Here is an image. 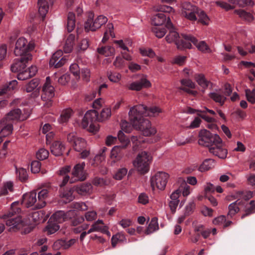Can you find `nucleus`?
Here are the masks:
<instances>
[{"label": "nucleus", "mask_w": 255, "mask_h": 255, "mask_svg": "<svg viewBox=\"0 0 255 255\" xmlns=\"http://www.w3.org/2000/svg\"><path fill=\"white\" fill-rule=\"evenodd\" d=\"M126 238L125 235L122 233H119L114 235L111 239L112 245L113 247H115L117 243L119 242H126Z\"/></svg>", "instance_id": "de8ad7c7"}, {"label": "nucleus", "mask_w": 255, "mask_h": 255, "mask_svg": "<svg viewBox=\"0 0 255 255\" xmlns=\"http://www.w3.org/2000/svg\"><path fill=\"white\" fill-rule=\"evenodd\" d=\"M246 96L248 102L252 104L255 103V89L251 90L246 89L245 90Z\"/></svg>", "instance_id": "603ef678"}, {"label": "nucleus", "mask_w": 255, "mask_h": 255, "mask_svg": "<svg viewBox=\"0 0 255 255\" xmlns=\"http://www.w3.org/2000/svg\"><path fill=\"white\" fill-rule=\"evenodd\" d=\"M97 218V213L95 211H89L85 214V219L88 222L95 220Z\"/></svg>", "instance_id": "680f3d73"}, {"label": "nucleus", "mask_w": 255, "mask_h": 255, "mask_svg": "<svg viewBox=\"0 0 255 255\" xmlns=\"http://www.w3.org/2000/svg\"><path fill=\"white\" fill-rule=\"evenodd\" d=\"M75 36L73 34L69 35L66 39L63 49L65 53H68L72 51L74 45Z\"/></svg>", "instance_id": "c756f323"}, {"label": "nucleus", "mask_w": 255, "mask_h": 255, "mask_svg": "<svg viewBox=\"0 0 255 255\" xmlns=\"http://www.w3.org/2000/svg\"><path fill=\"white\" fill-rule=\"evenodd\" d=\"M195 204L194 202H189L185 207L184 213L185 215L189 216L193 212Z\"/></svg>", "instance_id": "0e129e2a"}, {"label": "nucleus", "mask_w": 255, "mask_h": 255, "mask_svg": "<svg viewBox=\"0 0 255 255\" xmlns=\"http://www.w3.org/2000/svg\"><path fill=\"white\" fill-rule=\"evenodd\" d=\"M72 207L75 209L82 211H85L87 209V206L83 202L73 203L72 204Z\"/></svg>", "instance_id": "338daca9"}, {"label": "nucleus", "mask_w": 255, "mask_h": 255, "mask_svg": "<svg viewBox=\"0 0 255 255\" xmlns=\"http://www.w3.org/2000/svg\"><path fill=\"white\" fill-rule=\"evenodd\" d=\"M86 144V142L84 139L79 137L74 140L73 147L76 151L81 152L85 148Z\"/></svg>", "instance_id": "e433bc0d"}, {"label": "nucleus", "mask_w": 255, "mask_h": 255, "mask_svg": "<svg viewBox=\"0 0 255 255\" xmlns=\"http://www.w3.org/2000/svg\"><path fill=\"white\" fill-rule=\"evenodd\" d=\"M184 39L190 43L192 42L195 45L199 50L202 52H209L210 49L209 46L204 41H198V40L191 35H182Z\"/></svg>", "instance_id": "dca6fc26"}, {"label": "nucleus", "mask_w": 255, "mask_h": 255, "mask_svg": "<svg viewBox=\"0 0 255 255\" xmlns=\"http://www.w3.org/2000/svg\"><path fill=\"white\" fill-rule=\"evenodd\" d=\"M91 226L92 227L94 232H100L101 233H106V232H107V228L104 226V222L102 220H97L93 223Z\"/></svg>", "instance_id": "37998d69"}, {"label": "nucleus", "mask_w": 255, "mask_h": 255, "mask_svg": "<svg viewBox=\"0 0 255 255\" xmlns=\"http://www.w3.org/2000/svg\"><path fill=\"white\" fill-rule=\"evenodd\" d=\"M76 241L77 240L75 239H72L69 241L58 240L54 242L53 244V248L56 250L60 248L67 249L75 244Z\"/></svg>", "instance_id": "393cba45"}, {"label": "nucleus", "mask_w": 255, "mask_h": 255, "mask_svg": "<svg viewBox=\"0 0 255 255\" xmlns=\"http://www.w3.org/2000/svg\"><path fill=\"white\" fill-rule=\"evenodd\" d=\"M30 217L31 221L35 224H38L44 220L43 211H39L32 213Z\"/></svg>", "instance_id": "49530a36"}, {"label": "nucleus", "mask_w": 255, "mask_h": 255, "mask_svg": "<svg viewBox=\"0 0 255 255\" xmlns=\"http://www.w3.org/2000/svg\"><path fill=\"white\" fill-rule=\"evenodd\" d=\"M138 106H141L145 109V111L143 112H137V116L141 118L143 116L155 117L162 112L161 109L157 107H152L148 108L143 105H138Z\"/></svg>", "instance_id": "412c9836"}, {"label": "nucleus", "mask_w": 255, "mask_h": 255, "mask_svg": "<svg viewBox=\"0 0 255 255\" xmlns=\"http://www.w3.org/2000/svg\"><path fill=\"white\" fill-rule=\"evenodd\" d=\"M155 10L158 11L167 13H170L173 11V9L172 7L165 5H158L156 7H155Z\"/></svg>", "instance_id": "bf43d9fd"}, {"label": "nucleus", "mask_w": 255, "mask_h": 255, "mask_svg": "<svg viewBox=\"0 0 255 255\" xmlns=\"http://www.w3.org/2000/svg\"><path fill=\"white\" fill-rule=\"evenodd\" d=\"M169 178V175L164 172H158L150 177V186L153 190L165 189Z\"/></svg>", "instance_id": "0eeeda50"}, {"label": "nucleus", "mask_w": 255, "mask_h": 255, "mask_svg": "<svg viewBox=\"0 0 255 255\" xmlns=\"http://www.w3.org/2000/svg\"><path fill=\"white\" fill-rule=\"evenodd\" d=\"M59 229V226L56 224H49L46 226L45 231L48 235H51L55 233Z\"/></svg>", "instance_id": "13d9d810"}, {"label": "nucleus", "mask_w": 255, "mask_h": 255, "mask_svg": "<svg viewBox=\"0 0 255 255\" xmlns=\"http://www.w3.org/2000/svg\"><path fill=\"white\" fill-rule=\"evenodd\" d=\"M39 84L40 80L38 79H33L26 85L25 90L27 93L33 91L31 96L34 98H37L39 95L40 88L38 87Z\"/></svg>", "instance_id": "6ab92c4d"}, {"label": "nucleus", "mask_w": 255, "mask_h": 255, "mask_svg": "<svg viewBox=\"0 0 255 255\" xmlns=\"http://www.w3.org/2000/svg\"><path fill=\"white\" fill-rule=\"evenodd\" d=\"M114 66L117 69H121L126 65L125 60L121 56H117L113 62Z\"/></svg>", "instance_id": "3c124183"}, {"label": "nucleus", "mask_w": 255, "mask_h": 255, "mask_svg": "<svg viewBox=\"0 0 255 255\" xmlns=\"http://www.w3.org/2000/svg\"><path fill=\"white\" fill-rule=\"evenodd\" d=\"M150 163L149 154L144 151L139 153L132 162L134 167L141 174H144L149 171Z\"/></svg>", "instance_id": "39448f33"}, {"label": "nucleus", "mask_w": 255, "mask_h": 255, "mask_svg": "<svg viewBox=\"0 0 255 255\" xmlns=\"http://www.w3.org/2000/svg\"><path fill=\"white\" fill-rule=\"evenodd\" d=\"M166 16L163 13H159L153 16L152 22L155 26H160L165 22Z\"/></svg>", "instance_id": "2f4dec72"}, {"label": "nucleus", "mask_w": 255, "mask_h": 255, "mask_svg": "<svg viewBox=\"0 0 255 255\" xmlns=\"http://www.w3.org/2000/svg\"><path fill=\"white\" fill-rule=\"evenodd\" d=\"M75 26V15L73 12H69L67 16V28L68 32H71Z\"/></svg>", "instance_id": "a19ab883"}, {"label": "nucleus", "mask_w": 255, "mask_h": 255, "mask_svg": "<svg viewBox=\"0 0 255 255\" xmlns=\"http://www.w3.org/2000/svg\"><path fill=\"white\" fill-rule=\"evenodd\" d=\"M111 116V111L110 108H104L101 113L100 117H98V113L96 110L87 111L84 115L81 123L83 128H88L90 132L95 133L99 130L98 125L95 122L97 121H103L108 119Z\"/></svg>", "instance_id": "f03ea898"}, {"label": "nucleus", "mask_w": 255, "mask_h": 255, "mask_svg": "<svg viewBox=\"0 0 255 255\" xmlns=\"http://www.w3.org/2000/svg\"><path fill=\"white\" fill-rule=\"evenodd\" d=\"M194 77L198 85L204 90L207 89L210 84H212V83L207 80L203 74H195Z\"/></svg>", "instance_id": "cd10ccee"}, {"label": "nucleus", "mask_w": 255, "mask_h": 255, "mask_svg": "<svg viewBox=\"0 0 255 255\" xmlns=\"http://www.w3.org/2000/svg\"><path fill=\"white\" fill-rule=\"evenodd\" d=\"M20 57L14 60L13 64L11 66L13 72H18L23 70L29 61L32 60V56L30 53L19 56Z\"/></svg>", "instance_id": "f8f14e48"}, {"label": "nucleus", "mask_w": 255, "mask_h": 255, "mask_svg": "<svg viewBox=\"0 0 255 255\" xmlns=\"http://www.w3.org/2000/svg\"><path fill=\"white\" fill-rule=\"evenodd\" d=\"M73 114L72 109L69 108L64 110L59 119V122L61 123L67 122Z\"/></svg>", "instance_id": "79ce46f5"}, {"label": "nucleus", "mask_w": 255, "mask_h": 255, "mask_svg": "<svg viewBox=\"0 0 255 255\" xmlns=\"http://www.w3.org/2000/svg\"><path fill=\"white\" fill-rule=\"evenodd\" d=\"M22 204L27 208L32 207L34 209L42 208L38 207L39 201L37 198V193L35 191L24 194L22 196Z\"/></svg>", "instance_id": "ddd939ff"}, {"label": "nucleus", "mask_w": 255, "mask_h": 255, "mask_svg": "<svg viewBox=\"0 0 255 255\" xmlns=\"http://www.w3.org/2000/svg\"><path fill=\"white\" fill-rule=\"evenodd\" d=\"M5 222L6 226L9 227L10 232H16L22 228L24 226L21 217L19 216L7 219Z\"/></svg>", "instance_id": "aec40b11"}, {"label": "nucleus", "mask_w": 255, "mask_h": 255, "mask_svg": "<svg viewBox=\"0 0 255 255\" xmlns=\"http://www.w3.org/2000/svg\"><path fill=\"white\" fill-rule=\"evenodd\" d=\"M48 191L46 189H43L38 193L37 199L39 201L38 207L42 208L46 205L45 199L48 197Z\"/></svg>", "instance_id": "7c9ffc66"}, {"label": "nucleus", "mask_w": 255, "mask_h": 255, "mask_svg": "<svg viewBox=\"0 0 255 255\" xmlns=\"http://www.w3.org/2000/svg\"><path fill=\"white\" fill-rule=\"evenodd\" d=\"M128 170L126 168L120 169L115 174L114 177L117 180H121L127 174Z\"/></svg>", "instance_id": "052dcab7"}, {"label": "nucleus", "mask_w": 255, "mask_h": 255, "mask_svg": "<svg viewBox=\"0 0 255 255\" xmlns=\"http://www.w3.org/2000/svg\"><path fill=\"white\" fill-rule=\"evenodd\" d=\"M16 172L17 176L20 181L23 182L27 179L28 174L26 170L25 169L23 168H20L18 169H16Z\"/></svg>", "instance_id": "864d4df0"}, {"label": "nucleus", "mask_w": 255, "mask_h": 255, "mask_svg": "<svg viewBox=\"0 0 255 255\" xmlns=\"http://www.w3.org/2000/svg\"><path fill=\"white\" fill-rule=\"evenodd\" d=\"M126 145L115 146L111 150L110 158L112 160L111 164L114 165L116 162L120 161L124 155V150Z\"/></svg>", "instance_id": "f3484780"}, {"label": "nucleus", "mask_w": 255, "mask_h": 255, "mask_svg": "<svg viewBox=\"0 0 255 255\" xmlns=\"http://www.w3.org/2000/svg\"><path fill=\"white\" fill-rule=\"evenodd\" d=\"M244 212L245 213L241 216L242 219L255 213V201L254 200H252L249 203L246 204Z\"/></svg>", "instance_id": "72a5a7b5"}, {"label": "nucleus", "mask_w": 255, "mask_h": 255, "mask_svg": "<svg viewBox=\"0 0 255 255\" xmlns=\"http://www.w3.org/2000/svg\"><path fill=\"white\" fill-rule=\"evenodd\" d=\"M55 91L54 87L50 85V77H47L46 82L44 84L41 94V99L45 103L44 106L49 108L52 105V98L54 97Z\"/></svg>", "instance_id": "6e6552de"}, {"label": "nucleus", "mask_w": 255, "mask_h": 255, "mask_svg": "<svg viewBox=\"0 0 255 255\" xmlns=\"http://www.w3.org/2000/svg\"><path fill=\"white\" fill-rule=\"evenodd\" d=\"M38 11L41 16L44 18L48 12L49 5L48 0H42V2L39 3L38 0Z\"/></svg>", "instance_id": "c9c22d12"}, {"label": "nucleus", "mask_w": 255, "mask_h": 255, "mask_svg": "<svg viewBox=\"0 0 255 255\" xmlns=\"http://www.w3.org/2000/svg\"><path fill=\"white\" fill-rule=\"evenodd\" d=\"M209 151L210 153L221 159H225L228 154V150L221 137H220L219 143L216 142L210 147Z\"/></svg>", "instance_id": "4468645a"}, {"label": "nucleus", "mask_w": 255, "mask_h": 255, "mask_svg": "<svg viewBox=\"0 0 255 255\" xmlns=\"http://www.w3.org/2000/svg\"><path fill=\"white\" fill-rule=\"evenodd\" d=\"M232 3H236L240 7L253 6L255 2L253 0H229Z\"/></svg>", "instance_id": "c03bdc74"}, {"label": "nucleus", "mask_w": 255, "mask_h": 255, "mask_svg": "<svg viewBox=\"0 0 255 255\" xmlns=\"http://www.w3.org/2000/svg\"><path fill=\"white\" fill-rule=\"evenodd\" d=\"M33 48V44L28 43L27 40L21 37L19 38L15 43L14 53L17 56H22L30 53L29 52Z\"/></svg>", "instance_id": "9d476101"}, {"label": "nucleus", "mask_w": 255, "mask_h": 255, "mask_svg": "<svg viewBox=\"0 0 255 255\" xmlns=\"http://www.w3.org/2000/svg\"><path fill=\"white\" fill-rule=\"evenodd\" d=\"M85 166V162L78 163L75 165L72 171V176L70 179V183H74L78 181H82L86 180L87 174L84 170Z\"/></svg>", "instance_id": "9b49d317"}, {"label": "nucleus", "mask_w": 255, "mask_h": 255, "mask_svg": "<svg viewBox=\"0 0 255 255\" xmlns=\"http://www.w3.org/2000/svg\"><path fill=\"white\" fill-rule=\"evenodd\" d=\"M151 86L150 81L147 80L146 76H143L139 80L130 84L128 89L132 91H139L143 88H149Z\"/></svg>", "instance_id": "2eb2a0df"}, {"label": "nucleus", "mask_w": 255, "mask_h": 255, "mask_svg": "<svg viewBox=\"0 0 255 255\" xmlns=\"http://www.w3.org/2000/svg\"><path fill=\"white\" fill-rule=\"evenodd\" d=\"M166 26L169 30V33L165 37V39L168 43H175L177 49L180 50L184 48H191L192 45L191 43L187 42L185 39L183 40L180 39L179 35L175 30V28L169 17H167Z\"/></svg>", "instance_id": "20e7f679"}, {"label": "nucleus", "mask_w": 255, "mask_h": 255, "mask_svg": "<svg viewBox=\"0 0 255 255\" xmlns=\"http://www.w3.org/2000/svg\"><path fill=\"white\" fill-rule=\"evenodd\" d=\"M234 13L238 15L240 19L246 22L251 23L255 20L254 14L245 9H237L234 11Z\"/></svg>", "instance_id": "5701e85b"}, {"label": "nucleus", "mask_w": 255, "mask_h": 255, "mask_svg": "<svg viewBox=\"0 0 255 255\" xmlns=\"http://www.w3.org/2000/svg\"><path fill=\"white\" fill-rule=\"evenodd\" d=\"M51 153L55 156L61 155L65 149V146L60 141H54L50 147Z\"/></svg>", "instance_id": "bb28decb"}, {"label": "nucleus", "mask_w": 255, "mask_h": 255, "mask_svg": "<svg viewBox=\"0 0 255 255\" xmlns=\"http://www.w3.org/2000/svg\"><path fill=\"white\" fill-rule=\"evenodd\" d=\"M93 18L94 14L92 13H90L85 23L84 27L86 31H95L108 21V18L103 15H100L95 19Z\"/></svg>", "instance_id": "1a4fd4ad"}, {"label": "nucleus", "mask_w": 255, "mask_h": 255, "mask_svg": "<svg viewBox=\"0 0 255 255\" xmlns=\"http://www.w3.org/2000/svg\"><path fill=\"white\" fill-rule=\"evenodd\" d=\"M97 52L106 57L113 56L115 54V48L109 45L101 46L97 48Z\"/></svg>", "instance_id": "c85d7f7f"}, {"label": "nucleus", "mask_w": 255, "mask_h": 255, "mask_svg": "<svg viewBox=\"0 0 255 255\" xmlns=\"http://www.w3.org/2000/svg\"><path fill=\"white\" fill-rule=\"evenodd\" d=\"M70 71L77 79L80 78V70L78 65L76 63L72 64L70 66Z\"/></svg>", "instance_id": "6e6d98bb"}, {"label": "nucleus", "mask_w": 255, "mask_h": 255, "mask_svg": "<svg viewBox=\"0 0 255 255\" xmlns=\"http://www.w3.org/2000/svg\"><path fill=\"white\" fill-rule=\"evenodd\" d=\"M152 31L155 36L159 38L163 37L166 32V30L165 28L158 26L153 27Z\"/></svg>", "instance_id": "8fccbe9b"}, {"label": "nucleus", "mask_w": 255, "mask_h": 255, "mask_svg": "<svg viewBox=\"0 0 255 255\" xmlns=\"http://www.w3.org/2000/svg\"><path fill=\"white\" fill-rule=\"evenodd\" d=\"M209 96L215 102L220 103L221 105H223L226 100V97L225 96L217 92L210 93Z\"/></svg>", "instance_id": "4c0bfd02"}, {"label": "nucleus", "mask_w": 255, "mask_h": 255, "mask_svg": "<svg viewBox=\"0 0 255 255\" xmlns=\"http://www.w3.org/2000/svg\"><path fill=\"white\" fill-rule=\"evenodd\" d=\"M41 163L38 161H33L31 163V170L34 173H38L40 169Z\"/></svg>", "instance_id": "69168bd1"}, {"label": "nucleus", "mask_w": 255, "mask_h": 255, "mask_svg": "<svg viewBox=\"0 0 255 255\" xmlns=\"http://www.w3.org/2000/svg\"><path fill=\"white\" fill-rule=\"evenodd\" d=\"M37 71L36 66H31L28 70L19 71L17 77L19 80H25L34 76Z\"/></svg>", "instance_id": "b1692460"}, {"label": "nucleus", "mask_w": 255, "mask_h": 255, "mask_svg": "<svg viewBox=\"0 0 255 255\" xmlns=\"http://www.w3.org/2000/svg\"><path fill=\"white\" fill-rule=\"evenodd\" d=\"M144 111L145 109L141 106H135L131 108L128 113L130 121L132 127L140 130L143 135L150 136L154 135L157 130L155 127L151 126L148 120L137 116V112L142 113Z\"/></svg>", "instance_id": "f257e3e1"}, {"label": "nucleus", "mask_w": 255, "mask_h": 255, "mask_svg": "<svg viewBox=\"0 0 255 255\" xmlns=\"http://www.w3.org/2000/svg\"><path fill=\"white\" fill-rule=\"evenodd\" d=\"M186 60V57L185 56L178 55L175 56L173 60V63L178 65L181 66L183 65Z\"/></svg>", "instance_id": "e2e57ef3"}, {"label": "nucleus", "mask_w": 255, "mask_h": 255, "mask_svg": "<svg viewBox=\"0 0 255 255\" xmlns=\"http://www.w3.org/2000/svg\"><path fill=\"white\" fill-rule=\"evenodd\" d=\"M181 83L182 85L189 87L191 89L195 88V84L190 79H185L181 80Z\"/></svg>", "instance_id": "774afa93"}, {"label": "nucleus", "mask_w": 255, "mask_h": 255, "mask_svg": "<svg viewBox=\"0 0 255 255\" xmlns=\"http://www.w3.org/2000/svg\"><path fill=\"white\" fill-rule=\"evenodd\" d=\"M214 160L209 158L205 159L200 166L199 170L201 172H204L211 169L214 164Z\"/></svg>", "instance_id": "ea45409f"}, {"label": "nucleus", "mask_w": 255, "mask_h": 255, "mask_svg": "<svg viewBox=\"0 0 255 255\" xmlns=\"http://www.w3.org/2000/svg\"><path fill=\"white\" fill-rule=\"evenodd\" d=\"M13 185L11 181H8L3 184L2 188L0 191V195H6L8 192L13 191Z\"/></svg>", "instance_id": "09e8293b"}, {"label": "nucleus", "mask_w": 255, "mask_h": 255, "mask_svg": "<svg viewBox=\"0 0 255 255\" xmlns=\"http://www.w3.org/2000/svg\"><path fill=\"white\" fill-rule=\"evenodd\" d=\"M108 77L111 81L117 83L121 80L122 76L119 73L110 72L108 73Z\"/></svg>", "instance_id": "4d7b16f0"}, {"label": "nucleus", "mask_w": 255, "mask_h": 255, "mask_svg": "<svg viewBox=\"0 0 255 255\" xmlns=\"http://www.w3.org/2000/svg\"><path fill=\"white\" fill-rule=\"evenodd\" d=\"M92 183L93 185L96 186H107L110 185L111 183V179L107 177L104 178L96 177L93 179Z\"/></svg>", "instance_id": "58836bf2"}, {"label": "nucleus", "mask_w": 255, "mask_h": 255, "mask_svg": "<svg viewBox=\"0 0 255 255\" xmlns=\"http://www.w3.org/2000/svg\"><path fill=\"white\" fill-rule=\"evenodd\" d=\"M183 13L185 17L191 21H198L204 25L208 24L209 18L204 11L188 1L182 3Z\"/></svg>", "instance_id": "7ed1b4c3"}, {"label": "nucleus", "mask_w": 255, "mask_h": 255, "mask_svg": "<svg viewBox=\"0 0 255 255\" xmlns=\"http://www.w3.org/2000/svg\"><path fill=\"white\" fill-rule=\"evenodd\" d=\"M77 191L81 195L90 193L92 191V186L89 183L83 184L77 188Z\"/></svg>", "instance_id": "a18cd8bd"}, {"label": "nucleus", "mask_w": 255, "mask_h": 255, "mask_svg": "<svg viewBox=\"0 0 255 255\" xmlns=\"http://www.w3.org/2000/svg\"><path fill=\"white\" fill-rule=\"evenodd\" d=\"M220 137L219 135L212 133L207 129H202L199 133L198 143L209 149L216 142L219 143Z\"/></svg>", "instance_id": "423d86ee"}, {"label": "nucleus", "mask_w": 255, "mask_h": 255, "mask_svg": "<svg viewBox=\"0 0 255 255\" xmlns=\"http://www.w3.org/2000/svg\"><path fill=\"white\" fill-rule=\"evenodd\" d=\"M49 152L45 148H42L36 152V157L40 160L46 159L48 157Z\"/></svg>", "instance_id": "5fc2aeb1"}, {"label": "nucleus", "mask_w": 255, "mask_h": 255, "mask_svg": "<svg viewBox=\"0 0 255 255\" xmlns=\"http://www.w3.org/2000/svg\"><path fill=\"white\" fill-rule=\"evenodd\" d=\"M241 203V201L237 200L236 201L230 204L229 206V211L228 213V216L233 217L236 214L238 213L240 211L239 205Z\"/></svg>", "instance_id": "473e14b6"}, {"label": "nucleus", "mask_w": 255, "mask_h": 255, "mask_svg": "<svg viewBox=\"0 0 255 255\" xmlns=\"http://www.w3.org/2000/svg\"><path fill=\"white\" fill-rule=\"evenodd\" d=\"M21 111L19 109L11 110L2 119H5V121L12 123L20 119Z\"/></svg>", "instance_id": "a878e982"}, {"label": "nucleus", "mask_w": 255, "mask_h": 255, "mask_svg": "<svg viewBox=\"0 0 255 255\" xmlns=\"http://www.w3.org/2000/svg\"><path fill=\"white\" fill-rule=\"evenodd\" d=\"M159 228L157 219L155 217L152 218L150 223L149 224L145 233L146 235H149L154 231L157 230Z\"/></svg>", "instance_id": "f704fd0d"}, {"label": "nucleus", "mask_w": 255, "mask_h": 255, "mask_svg": "<svg viewBox=\"0 0 255 255\" xmlns=\"http://www.w3.org/2000/svg\"><path fill=\"white\" fill-rule=\"evenodd\" d=\"M75 214V210H69L66 213L63 211H58L55 213L52 217L58 223H62L69 218H71Z\"/></svg>", "instance_id": "4be33fe9"}, {"label": "nucleus", "mask_w": 255, "mask_h": 255, "mask_svg": "<svg viewBox=\"0 0 255 255\" xmlns=\"http://www.w3.org/2000/svg\"><path fill=\"white\" fill-rule=\"evenodd\" d=\"M63 55L62 50H58L54 53L49 61V65L55 68H59L62 66L66 62L67 59L64 57H61Z\"/></svg>", "instance_id": "a211bd4d"}]
</instances>
